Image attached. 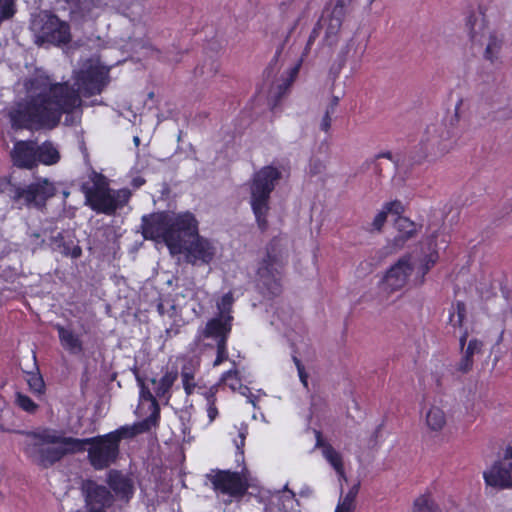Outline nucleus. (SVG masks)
Returning a JSON list of instances; mask_svg holds the SVG:
<instances>
[{
    "label": "nucleus",
    "instance_id": "obj_1",
    "mask_svg": "<svg viewBox=\"0 0 512 512\" xmlns=\"http://www.w3.org/2000/svg\"><path fill=\"white\" fill-rule=\"evenodd\" d=\"M74 85L55 82L48 75L36 74L24 81L25 97L9 111L11 125L16 129H54L65 115L64 124L80 123L82 96L100 94L109 83V71L86 62L73 74Z\"/></svg>",
    "mask_w": 512,
    "mask_h": 512
},
{
    "label": "nucleus",
    "instance_id": "obj_2",
    "mask_svg": "<svg viewBox=\"0 0 512 512\" xmlns=\"http://www.w3.org/2000/svg\"><path fill=\"white\" fill-rule=\"evenodd\" d=\"M146 239L163 240L172 255L183 253L186 243L197 236L198 221L191 212L163 211L142 217Z\"/></svg>",
    "mask_w": 512,
    "mask_h": 512
},
{
    "label": "nucleus",
    "instance_id": "obj_3",
    "mask_svg": "<svg viewBox=\"0 0 512 512\" xmlns=\"http://www.w3.org/2000/svg\"><path fill=\"white\" fill-rule=\"evenodd\" d=\"M25 436L22 443L26 457L42 469L52 467L64 456L81 451L82 441L78 438L66 437L52 428H41L36 431H18Z\"/></svg>",
    "mask_w": 512,
    "mask_h": 512
},
{
    "label": "nucleus",
    "instance_id": "obj_4",
    "mask_svg": "<svg viewBox=\"0 0 512 512\" xmlns=\"http://www.w3.org/2000/svg\"><path fill=\"white\" fill-rule=\"evenodd\" d=\"M282 178V172L273 165H267L256 171L250 182V205L258 228L264 232L268 229L271 193Z\"/></svg>",
    "mask_w": 512,
    "mask_h": 512
},
{
    "label": "nucleus",
    "instance_id": "obj_5",
    "mask_svg": "<svg viewBox=\"0 0 512 512\" xmlns=\"http://www.w3.org/2000/svg\"><path fill=\"white\" fill-rule=\"evenodd\" d=\"M284 245L273 238L266 247V254L259 262L256 273V288L266 298L272 299L282 293V269Z\"/></svg>",
    "mask_w": 512,
    "mask_h": 512
},
{
    "label": "nucleus",
    "instance_id": "obj_6",
    "mask_svg": "<svg viewBox=\"0 0 512 512\" xmlns=\"http://www.w3.org/2000/svg\"><path fill=\"white\" fill-rule=\"evenodd\" d=\"M30 28L34 35V43L38 46H62L72 39L69 24L47 11L35 15Z\"/></svg>",
    "mask_w": 512,
    "mask_h": 512
},
{
    "label": "nucleus",
    "instance_id": "obj_7",
    "mask_svg": "<svg viewBox=\"0 0 512 512\" xmlns=\"http://www.w3.org/2000/svg\"><path fill=\"white\" fill-rule=\"evenodd\" d=\"M456 144L453 129L444 122L433 123L426 127L419 147L421 155L415 160L420 163L427 158L437 159L450 152Z\"/></svg>",
    "mask_w": 512,
    "mask_h": 512
},
{
    "label": "nucleus",
    "instance_id": "obj_8",
    "mask_svg": "<svg viewBox=\"0 0 512 512\" xmlns=\"http://www.w3.org/2000/svg\"><path fill=\"white\" fill-rule=\"evenodd\" d=\"M81 190L92 210L107 215L124 206L131 196L128 189L111 190L104 182L84 183Z\"/></svg>",
    "mask_w": 512,
    "mask_h": 512
},
{
    "label": "nucleus",
    "instance_id": "obj_9",
    "mask_svg": "<svg viewBox=\"0 0 512 512\" xmlns=\"http://www.w3.org/2000/svg\"><path fill=\"white\" fill-rule=\"evenodd\" d=\"M5 192L15 203L27 207L42 208L46 205V201L55 195L56 188L48 179H42L24 187L12 184L9 181Z\"/></svg>",
    "mask_w": 512,
    "mask_h": 512
},
{
    "label": "nucleus",
    "instance_id": "obj_10",
    "mask_svg": "<svg viewBox=\"0 0 512 512\" xmlns=\"http://www.w3.org/2000/svg\"><path fill=\"white\" fill-rule=\"evenodd\" d=\"M82 441L81 451L90 444L88 449V459L92 467L96 470H103L113 464L119 456V445L115 443L108 435L96 436L92 438L79 439Z\"/></svg>",
    "mask_w": 512,
    "mask_h": 512
},
{
    "label": "nucleus",
    "instance_id": "obj_11",
    "mask_svg": "<svg viewBox=\"0 0 512 512\" xmlns=\"http://www.w3.org/2000/svg\"><path fill=\"white\" fill-rule=\"evenodd\" d=\"M205 477L211 483L215 492L231 497L242 496L248 489L246 478L238 472L215 469L211 470Z\"/></svg>",
    "mask_w": 512,
    "mask_h": 512
},
{
    "label": "nucleus",
    "instance_id": "obj_12",
    "mask_svg": "<svg viewBox=\"0 0 512 512\" xmlns=\"http://www.w3.org/2000/svg\"><path fill=\"white\" fill-rule=\"evenodd\" d=\"M80 490L84 497L86 512H107L114 504V495L109 488L94 480H83Z\"/></svg>",
    "mask_w": 512,
    "mask_h": 512
},
{
    "label": "nucleus",
    "instance_id": "obj_13",
    "mask_svg": "<svg viewBox=\"0 0 512 512\" xmlns=\"http://www.w3.org/2000/svg\"><path fill=\"white\" fill-rule=\"evenodd\" d=\"M413 270L412 256L405 254L386 271L382 288L389 293L402 289L408 283Z\"/></svg>",
    "mask_w": 512,
    "mask_h": 512
},
{
    "label": "nucleus",
    "instance_id": "obj_14",
    "mask_svg": "<svg viewBox=\"0 0 512 512\" xmlns=\"http://www.w3.org/2000/svg\"><path fill=\"white\" fill-rule=\"evenodd\" d=\"M183 252L185 259L192 265H206L214 259L217 248L210 240L202 237L197 232V236L186 243Z\"/></svg>",
    "mask_w": 512,
    "mask_h": 512
},
{
    "label": "nucleus",
    "instance_id": "obj_15",
    "mask_svg": "<svg viewBox=\"0 0 512 512\" xmlns=\"http://www.w3.org/2000/svg\"><path fill=\"white\" fill-rule=\"evenodd\" d=\"M48 245L53 251H58L66 257L78 259L82 255V249L74 234L70 231H61L56 234L51 231Z\"/></svg>",
    "mask_w": 512,
    "mask_h": 512
},
{
    "label": "nucleus",
    "instance_id": "obj_16",
    "mask_svg": "<svg viewBox=\"0 0 512 512\" xmlns=\"http://www.w3.org/2000/svg\"><path fill=\"white\" fill-rule=\"evenodd\" d=\"M109 490L113 491L114 499L129 502L134 494L133 479L119 470H110L106 476Z\"/></svg>",
    "mask_w": 512,
    "mask_h": 512
},
{
    "label": "nucleus",
    "instance_id": "obj_17",
    "mask_svg": "<svg viewBox=\"0 0 512 512\" xmlns=\"http://www.w3.org/2000/svg\"><path fill=\"white\" fill-rule=\"evenodd\" d=\"M13 164L18 168L32 169L37 166V150L34 141H16L10 152Z\"/></svg>",
    "mask_w": 512,
    "mask_h": 512
},
{
    "label": "nucleus",
    "instance_id": "obj_18",
    "mask_svg": "<svg viewBox=\"0 0 512 512\" xmlns=\"http://www.w3.org/2000/svg\"><path fill=\"white\" fill-rule=\"evenodd\" d=\"M484 479L488 486L498 489H507L512 487V462L498 461L484 472Z\"/></svg>",
    "mask_w": 512,
    "mask_h": 512
},
{
    "label": "nucleus",
    "instance_id": "obj_19",
    "mask_svg": "<svg viewBox=\"0 0 512 512\" xmlns=\"http://www.w3.org/2000/svg\"><path fill=\"white\" fill-rule=\"evenodd\" d=\"M233 317H214L210 319L206 326L199 332L196 341L200 342L205 338H213L216 343H220L222 338L224 342H227L228 335L231 331V322Z\"/></svg>",
    "mask_w": 512,
    "mask_h": 512
},
{
    "label": "nucleus",
    "instance_id": "obj_20",
    "mask_svg": "<svg viewBox=\"0 0 512 512\" xmlns=\"http://www.w3.org/2000/svg\"><path fill=\"white\" fill-rule=\"evenodd\" d=\"M345 15L346 11L333 7L327 19L322 18L319 20L322 22V29L325 30L322 41L324 45L332 47L338 42Z\"/></svg>",
    "mask_w": 512,
    "mask_h": 512
},
{
    "label": "nucleus",
    "instance_id": "obj_21",
    "mask_svg": "<svg viewBox=\"0 0 512 512\" xmlns=\"http://www.w3.org/2000/svg\"><path fill=\"white\" fill-rule=\"evenodd\" d=\"M157 425L158 424L154 422L152 418H145L144 420L136 422L133 425L122 426L119 429L108 433L107 435L119 445L121 439L132 438L136 435L148 432Z\"/></svg>",
    "mask_w": 512,
    "mask_h": 512
},
{
    "label": "nucleus",
    "instance_id": "obj_22",
    "mask_svg": "<svg viewBox=\"0 0 512 512\" xmlns=\"http://www.w3.org/2000/svg\"><path fill=\"white\" fill-rule=\"evenodd\" d=\"M314 433L316 437V448L322 449L323 457L335 469L339 477L346 481L347 478L345 475L343 459L341 454L338 451H336L331 444L323 441L322 434L320 431L315 430Z\"/></svg>",
    "mask_w": 512,
    "mask_h": 512
},
{
    "label": "nucleus",
    "instance_id": "obj_23",
    "mask_svg": "<svg viewBox=\"0 0 512 512\" xmlns=\"http://www.w3.org/2000/svg\"><path fill=\"white\" fill-rule=\"evenodd\" d=\"M398 234L392 240V246L399 250L404 247L405 243L416 236L417 225L407 217L399 216L394 223Z\"/></svg>",
    "mask_w": 512,
    "mask_h": 512
},
{
    "label": "nucleus",
    "instance_id": "obj_24",
    "mask_svg": "<svg viewBox=\"0 0 512 512\" xmlns=\"http://www.w3.org/2000/svg\"><path fill=\"white\" fill-rule=\"evenodd\" d=\"M337 66L333 67L336 74H339L345 64L350 63L352 72L360 67L361 54H358L355 42L349 40L340 50L337 58Z\"/></svg>",
    "mask_w": 512,
    "mask_h": 512
},
{
    "label": "nucleus",
    "instance_id": "obj_25",
    "mask_svg": "<svg viewBox=\"0 0 512 512\" xmlns=\"http://www.w3.org/2000/svg\"><path fill=\"white\" fill-rule=\"evenodd\" d=\"M466 27L471 41L484 44V40L490 34L485 24L484 17L479 13H471L467 17Z\"/></svg>",
    "mask_w": 512,
    "mask_h": 512
},
{
    "label": "nucleus",
    "instance_id": "obj_26",
    "mask_svg": "<svg viewBox=\"0 0 512 512\" xmlns=\"http://www.w3.org/2000/svg\"><path fill=\"white\" fill-rule=\"evenodd\" d=\"M133 373L135 375L137 384L140 388V401H147L149 403L148 408L151 411V414L147 418H152L153 421L158 424V420L160 417V407L156 400L157 396L156 394L153 395L150 389L146 386L145 381L143 377L140 376L137 368L133 369Z\"/></svg>",
    "mask_w": 512,
    "mask_h": 512
},
{
    "label": "nucleus",
    "instance_id": "obj_27",
    "mask_svg": "<svg viewBox=\"0 0 512 512\" xmlns=\"http://www.w3.org/2000/svg\"><path fill=\"white\" fill-rule=\"evenodd\" d=\"M56 330L60 343L65 350L74 355L83 353V343L79 335L61 325H56Z\"/></svg>",
    "mask_w": 512,
    "mask_h": 512
},
{
    "label": "nucleus",
    "instance_id": "obj_28",
    "mask_svg": "<svg viewBox=\"0 0 512 512\" xmlns=\"http://www.w3.org/2000/svg\"><path fill=\"white\" fill-rule=\"evenodd\" d=\"M483 343L482 341L473 338L468 342V346L465 350H463V356L458 363V370L462 373L469 372L473 367V356L475 354H479L482 351Z\"/></svg>",
    "mask_w": 512,
    "mask_h": 512
},
{
    "label": "nucleus",
    "instance_id": "obj_29",
    "mask_svg": "<svg viewBox=\"0 0 512 512\" xmlns=\"http://www.w3.org/2000/svg\"><path fill=\"white\" fill-rule=\"evenodd\" d=\"M177 379L178 371L175 368L167 370L160 380L152 378L151 383L155 386L154 390L156 396L158 398L166 397Z\"/></svg>",
    "mask_w": 512,
    "mask_h": 512
},
{
    "label": "nucleus",
    "instance_id": "obj_30",
    "mask_svg": "<svg viewBox=\"0 0 512 512\" xmlns=\"http://www.w3.org/2000/svg\"><path fill=\"white\" fill-rule=\"evenodd\" d=\"M36 150L37 164L40 162L45 165H53L60 159V154L57 148L51 142H44L41 145L36 144Z\"/></svg>",
    "mask_w": 512,
    "mask_h": 512
},
{
    "label": "nucleus",
    "instance_id": "obj_31",
    "mask_svg": "<svg viewBox=\"0 0 512 512\" xmlns=\"http://www.w3.org/2000/svg\"><path fill=\"white\" fill-rule=\"evenodd\" d=\"M467 316L466 305L463 301L453 303L449 309L448 324L453 328H462Z\"/></svg>",
    "mask_w": 512,
    "mask_h": 512
},
{
    "label": "nucleus",
    "instance_id": "obj_32",
    "mask_svg": "<svg viewBox=\"0 0 512 512\" xmlns=\"http://www.w3.org/2000/svg\"><path fill=\"white\" fill-rule=\"evenodd\" d=\"M426 424L432 431H440L446 425V415L442 409L432 406L426 413Z\"/></svg>",
    "mask_w": 512,
    "mask_h": 512
},
{
    "label": "nucleus",
    "instance_id": "obj_33",
    "mask_svg": "<svg viewBox=\"0 0 512 512\" xmlns=\"http://www.w3.org/2000/svg\"><path fill=\"white\" fill-rule=\"evenodd\" d=\"M438 255L436 253H431L426 256L423 260V263L417 270V276L415 278V284L420 286L425 281V275L429 272V270L435 265L437 261Z\"/></svg>",
    "mask_w": 512,
    "mask_h": 512
},
{
    "label": "nucleus",
    "instance_id": "obj_34",
    "mask_svg": "<svg viewBox=\"0 0 512 512\" xmlns=\"http://www.w3.org/2000/svg\"><path fill=\"white\" fill-rule=\"evenodd\" d=\"M27 383L30 388V391L34 394L41 395L45 391V383L42 376L39 373L38 368L36 367V372H28L27 373Z\"/></svg>",
    "mask_w": 512,
    "mask_h": 512
},
{
    "label": "nucleus",
    "instance_id": "obj_35",
    "mask_svg": "<svg viewBox=\"0 0 512 512\" xmlns=\"http://www.w3.org/2000/svg\"><path fill=\"white\" fill-rule=\"evenodd\" d=\"M414 512H441V511L428 496L421 495L414 501Z\"/></svg>",
    "mask_w": 512,
    "mask_h": 512
},
{
    "label": "nucleus",
    "instance_id": "obj_36",
    "mask_svg": "<svg viewBox=\"0 0 512 512\" xmlns=\"http://www.w3.org/2000/svg\"><path fill=\"white\" fill-rule=\"evenodd\" d=\"M234 302V298L231 292L226 293L222 296L221 300L217 303L218 317L226 319L231 316V309Z\"/></svg>",
    "mask_w": 512,
    "mask_h": 512
},
{
    "label": "nucleus",
    "instance_id": "obj_37",
    "mask_svg": "<svg viewBox=\"0 0 512 512\" xmlns=\"http://www.w3.org/2000/svg\"><path fill=\"white\" fill-rule=\"evenodd\" d=\"M16 403L24 411L28 413H35L38 409V405L27 395L22 393L16 394Z\"/></svg>",
    "mask_w": 512,
    "mask_h": 512
},
{
    "label": "nucleus",
    "instance_id": "obj_38",
    "mask_svg": "<svg viewBox=\"0 0 512 512\" xmlns=\"http://www.w3.org/2000/svg\"><path fill=\"white\" fill-rule=\"evenodd\" d=\"M221 381L229 386L233 391H237L239 385H241V380L238 378L237 370H229L223 374L221 377Z\"/></svg>",
    "mask_w": 512,
    "mask_h": 512
},
{
    "label": "nucleus",
    "instance_id": "obj_39",
    "mask_svg": "<svg viewBox=\"0 0 512 512\" xmlns=\"http://www.w3.org/2000/svg\"><path fill=\"white\" fill-rule=\"evenodd\" d=\"M299 67H300V62L289 69L287 78L284 80V82L282 84L278 85V90H279L277 93L278 98H280L286 92V90L289 88L291 83L294 81L296 75L298 74Z\"/></svg>",
    "mask_w": 512,
    "mask_h": 512
},
{
    "label": "nucleus",
    "instance_id": "obj_40",
    "mask_svg": "<svg viewBox=\"0 0 512 512\" xmlns=\"http://www.w3.org/2000/svg\"><path fill=\"white\" fill-rule=\"evenodd\" d=\"M66 2L78 11H90L99 4L100 0H66Z\"/></svg>",
    "mask_w": 512,
    "mask_h": 512
},
{
    "label": "nucleus",
    "instance_id": "obj_41",
    "mask_svg": "<svg viewBox=\"0 0 512 512\" xmlns=\"http://www.w3.org/2000/svg\"><path fill=\"white\" fill-rule=\"evenodd\" d=\"M206 400L208 403L207 414H208L210 422H212L215 420V418L218 415V410L215 406V401H216L215 392L213 391V389H210V391H208L206 393Z\"/></svg>",
    "mask_w": 512,
    "mask_h": 512
},
{
    "label": "nucleus",
    "instance_id": "obj_42",
    "mask_svg": "<svg viewBox=\"0 0 512 512\" xmlns=\"http://www.w3.org/2000/svg\"><path fill=\"white\" fill-rule=\"evenodd\" d=\"M383 209L387 214H395L398 217L401 216V214L404 212V206L401 201L394 200L391 202H387L384 204Z\"/></svg>",
    "mask_w": 512,
    "mask_h": 512
},
{
    "label": "nucleus",
    "instance_id": "obj_43",
    "mask_svg": "<svg viewBox=\"0 0 512 512\" xmlns=\"http://www.w3.org/2000/svg\"><path fill=\"white\" fill-rule=\"evenodd\" d=\"M182 381H183V387L185 392L190 395L193 392V389L195 388L196 384L194 382V376L192 373L183 370L182 373Z\"/></svg>",
    "mask_w": 512,
    "mask_h": 512
},
{
    "label": "nucleus",
    "instance_id": "obj_44",
    "mask_svg": "<svg viewBox=\"0 0 512 512\" xmlns=\"http://www.w3.org/2000/svg\"><path fill=\"white\" fill-rule=\"evenodd\" d=\"M321 30H322V22L318 21L309 35V38L307 40V43H306V46L304 49V55H306L309 52V50L311 49V46L314 44L315 40L319 37Z\"/></svg>",
    "mask_w": 512,
    "mask_h": 512
},
{
    "label": "nucleus",
    "instance_id": "obj_45",
    "mask_svg": "<svg viewBox=\"0 0 512 512\" xmlns=\"http://www.w3.org/2000/svg\"><path fill=\"white\" fill-rule=\"evenodd\" d=\"M226 343L227 342H224L223 339L221 340L220 343H216L217 356H216V359L214 360V363H213L214 366H218L222 362L227 360L228 355H227Z\"/></svg>",
    "mask_w": 512,
    "mask_h": 512
},
{
    "label": "nucleus",
    "instance_id": "obj_46",
    "mask_svg": "<svg viewBox=\"0 0 512 512\" xmlns=\"http://www.w3.org/2000/svg\"><path fill=\"white\" fill-rule=\"evenodd\" d=\"M387 213L382 208L380 212L377 213V215L374 217L372 222L373 230L380 232L387 220Z\"/></svg>",
    "mask_w": 512,
    "mask_h": 512
},
{
    "label": "nucleus",
    "instance_id": "obj_47",
    "mask_svg": "<svg viewBox=\"0 0 512 512\" xmlns=\"http://www.w3.org/2000/svg\"><path fill=\"white\" fill-rule=\"evenodd\" d=\"M488 36L489 42L487 43L485 49V57L489 60H492L499 46L496 38L492 37L490 34Z\"/></svg>",
    "mask_w": 512,
    "mask_h": 512
},
{
    "label": "nucleus",
    "instance_id": "obj_48",
    "mask_svg": "<svg viewBox=\"0 0 512 512\" xmlns=\"http://www.w3.org/2000/svg\"><path fill=\"white\" fill-rule=\"evenodd\" d=\"M47 234L48 231L45 229L41 232H32L30 233L29 237L36 247H42L46 242L45 237L48 236Z\"/></svg>",
    "mask_w": 512,
    "mask_h": 512
},
{
    "label": "nucleus",
    "instance_id": "obj_49",
    "mask_svg": "<svg viewBox=\"0 0 512 512\" xmlns=\"http://www.w3.org/2000/svg\"><path fill=\"white\" fill-rule=\"evenodd\" d=\"M293 361L297 367L299 378H300L301 382L303 383V385L305 387H307L308 386V375L305 372L304 366L302 365L301 361L296 356H293Z\"/></svg>",
    "mask_w": 512,
    "mask_h": 512
},
{
    "label": "nucleus",
    "instance_id": "obj_50",
    "mask_svg": "<svg viewBox=\"0 0 512 512\" xmlns=\"http://www.w3.org/2000/svg\"><path fill=\"white\" fill-rule=\"evenodd\" d=\"M248 433V429H247V426L242 424L241 427L239 428V441H235L236 443V448L237 450L240 451V453L242 454L243 453V446L245 444V439H246V435Z\"/></svg>",
    "mask_w": 512,
    "mask_h": 512
},
{
    "label": "nucleus",
    "instance_id": "obj_51",
    "mask_svg": "<svg viewBox=\"0 0 512 512\" xmlns=\"http://www.w3.org/2000/svg\"><path fill=\"white\" fill-rule=\"evenodd\" d=\"M356 508V504L341 499L336 507L335 512H353Z\"/></svg>",
    "mask_w": 512,
    "mask_h": 512
},
{
    "label": "nucleus",
    "instance_id": "obj_52",
    "mask_svg": "<svg viewBox=\"0 0 512 512\" xmlns=\"http://www.w3.org/2000/svg\"><path fill=\"white\" fill-rule=\"evenodd\" d=\"M359 488H360V483H356L354 484L350 489L349 491L347 492V494L342 498L343 500L345 501H349L353 504H355V501H356V497H357V494L359 492Z\"/></svg>",
    "mask_w": 512,
    "mask_h": 512
},
{
    "label": "nucleus",
    "instance_id": "obj_53",
    "mask_svg": "<svg viewBox=\"0 0 512 512\" xmlns=\"http://www.w3.org/2000/svg\"><path fill=\"white\" fill-rule=\"evenodd\" d=\"M148 49L151 51L150 52V56L151 57H155L158 60L167 61V62L178 61V59H172V58H170L167 55H163V53L159 49H156V48H154L152 46L149 47Z\"/></svg>",
    "mask_w": 512,
    "mask_h": 512
},
{
    "label": "nucleus",
    "instance_id": "obj_54",
    "mask_svg": "<svg viewBox=\"0 0 512 512\" xmlns=\"http://www.w3.org/2000/svg\"><path fill=\"white\" fill-rule=\"evenodd\" d=\"M332 114L333 113H331V112L325 111V113L322 117L321 123H320V129L322 131L328 132L330 130L331 122H332V119H331Z\"/></svg>",
    "mask_w": 512,
    "mask_h": 512
},
{
    "label": "nucleus",
    "instance_id": "obj_55",
    "mask_svg": "<svg viewBox=\"0 0 512 512\" xmlns=\"http://www.w3.org/2000/svg\"><path fill=\"white\" fill-rule=\"evenodd\" d=\"M281 52H282V46L277 49L274 58L272 59V61L270 62L269 66L266 69V72L268 73V75L274 73L275 71H278L277 63H278V58H279Z\"/></svg>",
    "mask_w": 512,
    "mask_h": 512
},
{
    "label": "nucleus",
    "instance_id": "obj_56",
    "mask_svg": "<svg viewBox=\"0 0 512 512\" xmlns=\"http://www.w3.org/2000/svg\"><path fill=\"white\" fill-rule=\"evenodd\" d=\"M352 0H333V7L346 11Z\"/></svg>",
    "mask_w": 512,
    "mask_h": 512
},
{
    "label": "nucleus",
    "instance_id": "obj_57",
    "mask_svg": "<svg viewBox=\"0 0 512 512\" xmlns=\"http://www.w3.org/2000/svg\"><path fill=\"white\" fill-rule=\"evenodd\" d=\"M340 98L338 96H332L329 105L326 108V111L334 113L336 107L338 106Z\"/></svg>",
    "mask_w": 512,
    "mask_h": 512
},
{
    "label": "nucleus",
    "instance_id": "obj_58",
    "mask_svg": "<svg viewBox=\"0 0 512 512\" xmlns=\"http://www.w3.org/2000/svg\"><path fill=\"white\" fill-rule=\"evenodd\" d=\"M237 391H239V393L241 395L247 397V399L251 398V397H254V394L250 391L249 387H247V386H245L243 384L239 385V388H238Z\"/></svg>",
    "mask_w": 512,
    "mask_h": 512
},
{
    "label": "nucleus",
    "instance_id": "obj_59",
    "mask_svg": "<svg viewBox=\"0 0 512 512\" xmlns=\"http://www.w3.org/2000/svg\"><path fill=\"white\" fill-rule=\"evenodd\" d=\"M282 491H283V492H287V493L289 494V497H290L291 499H293V500L296 502V504H297L298 506H300V502H299V500L296 498V494H295V492L289 488L288 484H286V485L283 487Z\"/></svg>",
    "mask_w": 512,
    "mask_h": 512
},
{
    "label": "nucleus",
    "instance_id": "obj_60",
    "mask_svg": "<svg viewBox=\"0 0 512 512\" xmlns=\"http://www.w3.org/2000/svg\"><path fill=\"white\" fill-rule=\"evenodd\" d=\"M312 489L309 486H304L299 492V495L301 497H310L312 495Z\"/></svg>",
    "mask_w": 512,
    "mask_h": 512
},
{
    "label": "nucleus",
    "instance_id": "obj_61",
    "mask_svg": "<svg viewBox=\"0 0 512 512\" xmlns=\"http://www.w3.org/2000/svg\"><path fill=\"white\" fill-rule=\"evenodd\" d=\"M167 308H166V305L164 303V301H160L158 304H157V311L160 315L164 316V315H167L168 311H166Z\"/></svg>",
    "mask_w": 512,
    "mask_h": 512
},
{
    "label": "nucleus",
    "instance_id": "obj_62",
    "mask_svg": "<svg viewBox=\"0 0 512 512\" xmlns=\"http://www.w3.org/2000/svg\"><path fill=\"white\" fill-rule=\"evenodd\" d=\"M145 183V180L142 177H135L132 179V186L134 188H139Z\"/></svg>",
    "mask_w": 512,
    "mask_h": 512
},
{
    "label": "nucleus",
    "instance_id": "obj_63",
    "mask_svg": "<svg viewBox=\"0 0 512 512\" xmlns=\"http://www.w3.org/2000/svg\"><path fill=\"white\" fill-rule=\"evenodd\" d=\"M12 14L13 12H11L7 6H3L0 14V20L3 18H9L12 16Z\"/></svg>",
    "mask_w": 512,
    "mask_h": 512
},
{
    "label": "nucleus",
    "instance_id": "obj_64",
    "mask_svg": "<svg viewBox=\"0 0 512 512\" xmlns=\"http://www.w3.org/2000/svg\"><path fill=\"white\" fill-rule=\"evenodd\" d=\"M512 460V446L509 445L504 453V459L502 461H509Z\"/></svg>",
    "mask_w": 512,
    "mask_h": 512
}]
</instances>
